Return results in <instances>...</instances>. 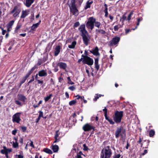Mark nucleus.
Here are the masks:
<instances>
[{
    "mask_svg": "<svg viewBox=\"0 0 158 158\" xmlns=\"http://www.w3.org/2000/svg\"><path fill=\"white\" fill-rule=\"evenodd\" d=\"M96 31L98 34H105L106 33L105 31L102 29H97L96 30Z\"/></svg>",
    "mask_w": 158,
    "mask_h": 158,
    "instance_id": "7c9ffc66",
    "label": "nucleus"
},
{
    "mask_svg": "<svg viewBox=\"0 0 158 158\" xmlns=\"http://www.w3.org/2000/svg\"><path fill=\"white\" fill-rule=\"evenodd\" d=\"M120 38L119 37H115L110 42V45L111 46L115 45L118 44Z\"/></svg>",
    "mask_w": 158,
    "mask_h": 158,
    "instance_id": "f8f14e48",
    "label": "nucleus"
},
{
    "mask_svg": "<svg viewBox=\"0 0 158 158\" xmlns=\"http://www.w3.org/2000/svg\"><path fill=\"white\" fill-rule=\"evenodd\" d=\"M17 132V130H15L12 131V134L14 135H15Z\"/></svg>",
    "mask_w": 158,
    "mask_h": 158,
    "instance_id": "338daca9",
    "label": "nucleus"
},
{
    "mask_svg": "<svg viewBox=\"0 0 158 158\" xmlns=\"http://www.w3.org/2000/svg\"><path fill=\"white\" fill-rule=\"evenodd\" d=\"M27 15V10L23 11L22 12V14L21 16V18H25Z\"/></svg>",
    "mask_w": 158,
    "mask_h": 158,
    "instance_id": "cd10ccee",
    "label": "nucleus"
},
{
    "mask_svg": "<svg viewBox=\"0 0 158 158\" xmlns=\"http://www.w3.org/2000/svg\"><path fill=\"white\" fill-rule=\"evenodd\" d=\"M51 148L53 150L54 152H57L59 149V146L56 145L52 144L51 146Z\"/></svg>",
    "mask_w": 158,
    "mask_h": 158,
    "instance_id": "6ab92c4d",
    "label": "nucleus"
},
{
    "mask_svg": "<svg viewBox=\"0 0 158 158\" xmlns=\"http://www.w3.org/2000/svg\"><path fill=\"white\" fill-rule=\"evenodd\" d=\"M78 30L81 33V35L88 33L87 31L85 29V25L84 24L81 25L79 28Z\"/></svg>",
    "mask_w": 158,
    "mask_h": 158,
    "instance_id": "4468645a",
    "label": "nucleus"
},
{
    "mask_svg": "<svg viewBox=\"0 0 158 158\" xmlns=\"http://www.w3.org/2000/svg\"><path fill=\"white\" fill-rule=\"evenodd\" d=\"M52 94H50L49 96H48L47 97H44V100L45 102H47L52 97Z\"/></svg>",
    "mask_w": 158,
    "mask_h": 158,
    "instance_id": "473e14b6",
    "label": "nucleus"
},
{
    "mask_svg": "<svg viewBox=\"0 0 158 158\" xmlns=\"http://www.w3.org/2000/svg\"><path fill=\"white\" fill-rule=\"evenodd\" d=\"M104 116L105 118V119L107 120L108 121L110 118L108 117V116H107V114H106V113L105 114H104Z\"/></svg>",
    "mask_w": 158,
    "mask_h": 158,
    "instance_id": "0e129e2a",
    "label": "nucleus"
},
{
    "mask_svg": "<svg viewBox=\"0 0 158 158\" xmlns=\"http://www.w3.org/2000/svg\"><path fill=\"white\" fill-rule=\"evenodd\" d=\"M93 118H95V120L96 121H98V117L97 116H93L91 118V120H94V119H93Z\"/></svg>",
    "mask_w": 158,
    "mask_h": 158,
    "instance_id": "49530a36",
    "label": "nucleus"
},
{
    "mask_svg": "<svg viewBox=\"0 0 158 158\" xmlns=\"http://www.w3.org/2000/svg\"><path fill=\"white\" fill-rule=\"evenodd\" d=\"M77 42L75 41H73L71 44L70 45H69L68 47L69 48L73 49L75 48V45H76Z\"/></svg>",
    "mask_w": 158,
    "mask_h": 158,
    "instance_id": "a878e982",
    "label": "nucleus"
},
{
    "mask_svg": "<svg viewBox=\"0 0 158 158\" xmlns=\"http://www.w3.org/2000/svg\"><path fill=\"white\" fill-rule=\"evenodd\" d=\"M69 89L73 91L75 89V88L73 86H72L69 87Z\"/></svg>",
    "mask_w": 158,
    "mask_h": 158,
    "instance_id": "de8ad7c7",
    "label": "nucleus"
},
{
    "mask_svg": "<svg viewBox=\"0 0 158 158\" xmlns=\"http://www.w3.org/2000/svg\"><path fill=\"white\" fill-rule=\"evenodd\" d=\"M94 24L95 27H100L101 25V23L98 22L96 21V19L93 17L89 18L86 23V27L88 29H90L92 30L94 27Z\"/></svg>",
    "mask_w": 158,
    "mask_h": 158,
    "instance_id": "f257e3e1",
    "label": "nucleus"
},
{
    "mask_svg": "<svg viewBox=\"0 0 158 158\" xmlns=\"http://www.w3.org/2000/svg\"><path fill=\"white\" fill-rule=\"evenodd\" d=\"M60 46L59 45H57L56 47L54 52L55 56H56L58 55L60 52Z\"/></svg>",
    "mask_w": 158,
    "mask_h": 158,
    "instance_id": "f3484780",
    "label": "nucleus"
},
{
    "mask_svg": "<svg viewBox=\"0 0 158 158\" xmlns=\"http://www.w3.org/2000/svg\"><path fill=\"white\" fill-rule=\"evenodd\" d=\"M122 27V26L120 24H118L117 25L115 26L114 27V31H117L119 28Z\"/></svg>",
    "mask_w": 158,
    "mask_h": 158,
    "instance_id": "2f4dec72",
    "label": "nucleus"
},
{
    "mask_svg": "<svg viewBox=\"0 0 158 158\" xmlns=\"http://www.w3.org/2000/svg\"><path fill=\"white\" fill-rule=\"evenodd\" d=\"M84 59V57H81V58L79 59V60H78V62L79 63H80L81 61H82V62H83V60Z\"/></svg>",
    "mask_w": 158,
    "mask_h": 158,
    "instance_id": "bf43d9fd",
    "label": "nucleus"
},
{
    "mask_svg": "<svg viewBox=\"0 0 158 158\" xmlns=\"http://www.w3.org/2000/svg\"><path fill=\"white\" fill-rule=\"evenodd\" d=\"M102 96L101 94H96L94 96V98L93 100L94 101H96L99 97H101V96Z\"/></svg>",
    "mask_w": 158,
    "mask_h": 158,
    "instance_id": "f704fd0d",
    "label": "nucleus"
},
{
    "mask_svg": "<svg viewBox=\"0 0 158 158\" xmlns=\"http://www.w3.org/2000/svg\"><path fill=\"white\" fill-rule=\"evenodd\" d=\"M38 74L40 77H46L47 75V70L46 69H42L39 71Z\"/></svg>",
    "mask_w": 158,
    "mask_h": 158,
    "instance_id": "2eb2a0df",
    "label": "nucleus"
},
{
    "mask_svg": "<svg viewBox=\"0 0 158 158\" xmlns=\"http://www.w3.org/2000/svg\"><path fill=\"white\" fill-rule=\"evenodd\" d=\"M83 155V153L81 152L80 151L77 154V156H76V158H81V155Z\"/></svg>",
    "mask_w": 158,
    "mask_h": 158,
    "instance_id": "c9c22d12",
    "label": "nucleus"
},
{
    "mask_svg": "<svg viewBox=\"0 0 158 158\" xmlns=\"http://www.w3.org/2000/svg\"><path fill=\"white\" fill-rule=\"evenodd\" d=\"M46 61V60L44 58L39 59L37 64L38 65H40L42 63L45 62Z\"/></svg>",
    "mask_w": 158,
    "mask_h": 158,
    "instance_id": "393cba45",
    "label": "nucleus"
},
{
    "mask_svg": "<svg viewBox=\"0 0 158 158\" xmlns=\"http://www.w3.org/2000/svg\"><path fill=\"white\" fill-rule=\"evenodd\" d=\"M83 42L84 44L87 46L89 43L90 40V37L88 33L82 35Z\"/></svg>",
    "mask_w": 158,
    "mask_h": 158,
    "instance_id": "9d476101",
    "label": "nucleus"
},
{
    "mask_svg": "<svg viewBox=\"0 0 158 158\" xmlns=\"http://www.w3.org/2000/svg\"><path fill=\"white\" fill-rule=\"evenodd\" d=\"M148 152V151L147 150H144V152L143 153H142V155H145V154H146V153H147Z\"/></svg>",
    "mask_w": 158,
    "mask_h": 158,
    "instance_id": "69168bd1",
    "label": "nucleus"
},
{
    "mask_svg": "<svg viewBox=\"0 0 158 158\" xmlns=\"http://www.w3.org/2000/svg\"><path fill=\"white\" fill-rule=\"evenodd\" d=\"M103 111H104V114H107V109L106 108V107H105L103 109Z\"/></svg>",
    "mask_w": 158,
    "mask_h": 158,
    "instance_id": "6e6d98bb",
    "label": "nucleus"
},
{
    "mask_svg": "<svg viewBox=\"0 0 158 158\" xmlns=\"http://www.w3.org/2000/svg\"><path fill=\"white\" fill-rule=\"evenodd\" d=\"M37 68L35 66H34L30 70H29L28 72L26 74L28 77L33 72V71Z\"/></svg>",
    "mask_w": 158,
    "mask_h": 158,
    "instance_id": "b1692460",
    "label": "nucleus"
},
{
    "mask_svg": "<svg viewBox=\"0 0 158 158\" xmlns=\"http://www.w3.org/2000/svg\"><path fill=\"white\" fill-rule=\"evenodd\" d=\"M13 146L14 148H17L18 147V143L17 142H13Z\"/></svg>",
    "mask_w": 158,
    "mask_h": 158,
    "instance_id": "a19ab883",
    "label": "nucleus"
},
{
    "mask_svg": "<svg viewBox=\"0 0 158 158\" xmlns=\"http://www.w3.org/2000/svg\"><path fill=\"white\" fill-rule=\"evenodd\" d=\"M21 25L19 24H17L16 26V27L15 28V33H17L18 32V30L20 29L21 27Z\"/></svg>",
    "mask_w": 158,
    "mask_h": 158,
    "instance_id": "ea45409f",
    "label": "nucleus"
},
{
    "mask_svg": "<svg viewBox=\"0 0 158 158\" xmlns=\"http://www.w3.org/2000/svg\"><path fill=\"white\" fill-rule=\"evenodd\" d=\"M79 25H80V23H79V22H76V23H74V27H77L78 26H79Z\"/></svg>",
    "mask_w": 158,
    "mask_h": 158,
    "instance_id": "603ef678",
    "label": "nucleus"
},
{
    "mask_svg": "<svg viewBox=\"0 0 158 158\" xmlns=\"http://www.w3.org/2000/svg\"><path fill=\"white\" fill-rule=\"evenodd\" d=\"M3 149H2L0 151V152L1 153L3 154H5L6 153V146H4L3 147Z\"/></svg>",
    "mask_w": 158,
    "mask_h": 158,
    "instance_id": "72a5a7b5",
    "label": "nucleus"
},
{
    "mask_svg": "<svg viewBox=\"0 0 158 158\" xmlns=\"http://www.w3.org/2000/svg\"><path fill=\"white\" fill-rule=\"evenodd\" d=\"M70 12L73 15L75 16H77L79 14V12L77 9L74 1H72L70 5L69 6Z\"/></svg>",
    "mask_w": 158,
    "mask_h": 158,
    "instance_id": "39448f33",
    "label": "nucleus"
},
{
    "mask_svg": "<svg viewBox=\"0 0 158 158\" xmlns=\"http://www.w3.org/2000/svg\"><path fill=\"white\" fill-rule=\"evenodd\" d=\"M35 0H26L25 2H24V5L27 7H30L34 2Z\"/></svg>",
    "mask_w": 158,
    "mask_h": 158,
    "instance_id": "dca6fc26",
    "label": "nucleus"
},
{
    "mask_svg": "<svg viewBox=\"0 0 158 158\" xmlns=\"http://www.w3.org/2000/svg\"><path fill=\"white\" fill-rule=\"evenodd\" d=\"M29 146L32 148H34V146L33 143V142L32 141H31V142L29 143Z\"/></svg>",
    "mask_w": 158,
    "mask_h": 158,
    "instance_id": "864d4df0",
    "label": "nucleus"
},
{
    "mask_svg": "<svg viewBox=\"0 0 158 158\" xmlns=\"http://www.w3.org/2000/svg\"><path fill=\"white\" fill-rule=\"evenodd\" d=\"M44 151L45 152L49 154H52V150L51 149L47 148L44 149Z\"/></svg>",
    "mask_w": 158,
    "mask_h": 158,
    "instance_id": "c756f323",
    "label": "nucleus"
},
{
    "mask_svg": "<svg viewBox=\"0 0 158 158\" xmlns=\"http://www.w3.org/2000/svg\"><path fill=\"white\" fill-rule=\"evenodd\" d=\"M37 81L38 82V84H42L43 83V81H40L39 80H37Z\"/></svg>",
    "mask_w": 158,
    "mask_h": 158,
    "instance_id": "680f3d73",
    "label": "nucleus"
},
{
    "mask_svg": "<svg viewBox=\"0 0 158 158\" xmlns=\"http://www.w3.org/2000/svg\"><path fill=\"white\" fill-rule=\"evenodd\" d=\"M82 57H84V59L83 60V63L89 65H91L93 64L94 61L92 59L87 56H86L82 55H81Z\"/></svg>",
    "mask_w": 158,
    "mask_h": 158,
    "instance_id": "0eeeda50",
    "label": "nucleus"
},
{
    "mask_svg": "<svg viewBox=\"0 0 158 158\" xmlns=\"http://www.w3.org/2000/svg\"><path fill=\"white\" fill-rule=\"evenodd\" d=\"M115 135L116 138H118L119 136H121V138H123L126 135L125 130L122 129L121 127H117L115 132Z\"/></svg>",
    "mask_w": 158,
    "mask_h": 158,
    "instance_id": "423d86ee",
    "label": "nucleus"
},
{
    "mask_svg": "<svg viewBox=\"0 0 158 158\" xmlns=\"http://www.w3.org/2000/svg\"><path fill=\"white\" fill-rule=\"evenodd\" d=\"M98 58H96L95 59V64H98Z\"/></svg>",
    "mask_w": 158,
    "mask_h": 158,
    "instance_id": "e2e57ef3",
    "label": "nucleus"
},
{
    "mask_svg": "<svg viewBox=\"0 0 158 158\" xmlns=\"http://www.w3.org/2000/svg\"><path fill=\"white\" fill-rule=\"evenodd\" d=\"M28 77L26 75L23 77L21 79L20 83H19V87H20L25 82V81L26 79Z\"/></svg>",
    "mask_w": 158,
    "mask_h": 158,
    "instance_id": "412c9836",
    "label": "nucleus"
},
{
    "mask_svg": "<svg viewBox=\"0 0 158 158\" xmlns=\"http://www.w3.org/2000/svg\"><path fill=\"white\" fill-rule=\"evenodd\" d=\"M39 116L40 117V118L43 117V112L41 111H40L39 112Z\"/></svg>",
    "mask_w": 158,
    "mask_h": 158,
    "instance_id": "09e8293b",
    "label": "nucleus"
},
{
    "mask_svg": "<svg viewBox=\"0 0 158 158\" xmlns=\"http://www.w3.org/2000/svg\"><path fill=\"white\" fill-rule=\"evenodd\" d=\"M67 79L68 80V83L70 85H73L74 84V83L71 80L70 78L69 77H67Z\"/></svg>",
    "mask_w": 158,
    "mask_h": 158,
    "instance_id": "58836bf2",
    "label": "nucleus"
},
{
    "mask_svg": "<svg viewBox=\"0 0 158 158\" xmlns=\"http://www.w3.org/2000/svg\"><path fill=\"white\" fill-rule=\"evenodd\" d=\"M121 155L119 154H117L114 156L113 158H120Z\"/></svg>",
    "mask_w": 158,
    "mask_h": 158,
    "instance_id": "13d9d810",
    "label": "nucleus"
},
{
    "mask_svg": "<svg viewBox=\"0 0 158 158\" xmlns=\"http://www.w3.org/2000/svg\"><path fill=\"white\" fill-rule=\"evenodd\" d=\"M27 100V98L25 96L22 94H18L17 96V99H15V103L20 106H22L23 104L19 101L22 102H25Z\"/></svg>",
    "mask_w": 158,
    "mask_h": 158,
    "instance_id": "20e7f679",
    "label": "nucleus"
},
{
    "mask_svg": "<svg viewBox=\"0 0 158 158\" xmlns=\"http://www.w3.org/2000/svg\"><path fill=\"white\" fill-rule=\"evenodd\" d=\"M133 11H131L128 15L127 18V20L128 21H130L131 19V17L132 15H133Z\"/></svg>",
    "mask_w": 158,
    "mask_h": 158,
    "instance_id": "e433bc0d",
    "label": "nucleus"
},
{
    "mask_svg": "<svg viewBox=\"0 0 158 158\" xmlns=\"http://www.w3.org/2000/svg\"><path fill=\"white\" fill-rule=\"evenodd\" d=\"M98 48L97 47H96L95 48L92 50V51H90L95 56H98L99 55L98 52Z\"/></svg>",
    "mask_w": 158,
    "mask_h": 158,
    "instance_id": "aec40b11",
    "label": "nucleus"
},
{
    "mask_svg": "<svg viewBox=\"0 0 158 158\" xmlns=\"http://www.w3.org/2000/svg\"><path fill=\"white\" fill-rule=\"evenodd\" d=\"M82 128L85 131H88L91 130L94 131L95 127L92 124L87 123L83 126Z\"/></svg>",
    "mask_w": 158,
    "mask_h": 158,
    "instance_id": "1a4fd4ad",
    "label": "nucleus"
},
{
    "mask_svg": "<svg viewBox=\"0 0 158 158\" xmlns=\"http://www.w3.org/2000/svg\"><path fill=\"white\" fill-rule=\"evenodd\" d=\"M123 116V111H116L113 115V118L114 122L117 123H120Z\"/></svg>",
    "mask_w": 158,
    "mask_h": 158,
    "instance_id": "7ed1b4c3",
    "label": "nucleus"
},
{
    "mask_svg": "<svg viewBox=\"0 0 158 158\" xmlns=\"http://www.w3.org/2000/svg\"><path fill=\"white\" fill-rule=\"evenodd\" d=\"M6 152L7 153H10V152H11L12 151V150L11 149H7L6 148Z\"/></svg>",
    "mask_w": 158,
    "mask_h": 158,
    "instance_id": "052dcab7",
    "label": "nucleus"
},
{
    "mask_svg": "<svg viewBox=\"0 0 158 158\" xmlns=\"http://www.w3.org/2000/svg\"><path fill=\"white\" fill-rule=\"evenodd\" d=\"M108 121L111 124L113 125L114 124V122L112 119L111 118H110Z\"/></svg>",
    "mask_w": 158,
    "mask_h": 158,
    "instance_id": "a18cd8bd",
    "label": "nucleus"
},
{
    "mask_svg": "<svg viewBox=\"0 0 158 158\" xmlns=\"http://www.w3.org/2000/svg\"><path fill=\"white\" fill-rule=\"evenodd\" d=\"M19 142L21 143H23V139L22 138H20L19 139Z\"/></svg>",
    "mask_w": 158,
    "mask_h": 158,
    "instance_id": "774afa93",
    "label": "nucleus"
},
{
    "mask_svg": "<svg viewBox=\"0 0 158 158\" xmlns=\"http://www.w3.org/2000/svg\"><path fill=\"white\" fill-rule=\"evenodd\" d=\"M41 22V20H40L39 22L35 24H34L31 27V30L32 31H34L35 29L37 28V27L39 25L40 23Z\"/></svg>",
    "mask_w": 158,
    "mask_h": 158,
    "instance_id": "4be33fe9",
    "label": "nucleus"
},
{
    "mask_svg": "<svg viewBox=\"0 0 158 158\" xmlns=\"http://www.w3.org/2000/svg\"><path fill=\"white\" fill-rule=\"evenodd\" d=\"M95 68L97 69V70H98L99 68V65L98 64H95Z\"/></svg>",
    "mask_w": 158,
    "mask_h": 158,
    "instance_id": "5fc2aeb1",
    "label": "nucleus"
},
{
    "mask_svg": "<svg viewBox=\"0 0 158 158\" xmlns=\"http://www.w3.org/2000/svg\"><path fill=\"white\" fill-rule=\"evenodd\" d=\"M57 66H59L60 69L65 70L67 67V64L65 63L60 62L57 64Z\"/></svg>",
    "mask_w": 158,
    "mask_h": 158,
    "instance_id": "a211bd4d",
    "label": "nucleus"
},
{
    "mask_svg": "<svg viewBox=\"0 0 158 158\" xmlns=\"http://www.w3.org/2000/svg\"><path fill=\"white\" fill-rule=\"evenodd\" d=\"M75 97L77 98V99H80L81 100H82L83 99H84V96H81L79 95H77L75 96Z\"/></svg>",
    "mask_w": 158,
    "mask_h": 158,
    "instance_id": "37998d69",
    "label": "nucleus"
},
{
    "mask_svg": "<svg viewBox=\"0 0 158 158\" xmlns=\"http://www.w3.org/2000/svg\"><path fill=\"white\" fill-rule=\"evenodd\" d=\"M83 150L85 151H87L89 149L88 147L85 144H84L83 145Z\"/></svg>",
    "mask_w": 158,
    "mask_h": 158,
    "instance_id": "c03bdc74",
    "label": "nucleus"
},
{
    "mask_svg": "<svg viewBox=\"0 0 158 158\" xmlns=\"http://www.w3.org/2000/svg\"><path fill=\"white\" fill-rule=\"evenodd\" d=\"M15 21L13 20L10 21L7 25V27L9 28H11L12 26L14 24Z\"/></svg>",
    "mask_w": 158,
    "mask_h": 158,
    "instance_id": "bb28decb",
    "label": "nucleus"
},
{
    "mask_svg": "<svg viewBox=\"0 0 158 158\" xmlns=\"http://www.w3.org/2000/svg\"><path fill=\"white\" fill-rule=\"evenodd\" d=\"M143 18L142 17L138 18H137V21L138 22H140L141 21H142Z\"/></svg>",
    "mask_w": 158,
    "mask_h": 158,
    "instance_id": "4d7b16f0",
    "label": "nucleus"
},
{
    "mask_svg": "<svg viewBox=\"0 0 158 158\" xmlns=\"http://www.w3.org/2000/svg\"><path fill=\"white\" fill-rule=\"evenodd\" d=\"M93 3V1L89 2L88 1L86 3V5L84 7V9L86 10L88 8H90V5Z\"/></svg>",
    "mask_w": 158,
    "mask_h": 158,
    "instance_id": "5701e85b",
    "label": "nucleus"
},
{
    "mask_svg": "<svg viewBox=\"0 0 158 158\" xmlns=\"http://www.w3.org/2000/svg\"><path fill=\"white\" fill-rule=\"evenodd\" d=\"M155 134V131L153 130H151L149 132L150 136L151 137L153 136Z\"/></svg>",
    "mask_w": 158,
    "mask_h": 158,
    "instance_id": "79ce46f5",
    "label": "nucleus"
},
{
    "mask_svg": "<svg viewBox=\"0 0 158 158\" xmlns=\"http://www.w3.org/2000/svg\"><path fill=\"white\" fill-rule=\"evenodd\" d=\"M77 102L76 101V100H73L70 101L69 102V104L70 106H72L73 105H74Z\"/></svg>",
    "mask_w": 158,
    "mask_h": 158,
    "instance_id": "4c0bfd02",
    "label": "nucleus"
},
{
    "mask_svg": "<svg viewBox=\"0 0 158 158\" xmlns=\"http://www.w3.org/2000/svg\"><path fill=\"white\" fill-rule=\"evenodd\" d=\"M16 158H23V155H21V154L19 155H16Z\"/></svg>",
    "mask_w": 158,
    "mask_h": 158,
    "instance_id": "3c124183",
    "label": "nucleus"
},
{
    "mask_svg": "<svg viewBox=\"0 0 158 158\" xmlns=\"http://www.w3.org/2000/svg\"><path fill=\"white\" fill-rule=\"evenodd\" d=\"M60 134V132H59V130H57L56 131L54 137L55 141L53 142V144L58 142L60 140V139L61 137L59 136Z\"/></svg>",
    "mask_w": 158,
    "mask_h": 158,
    "instance_id": "ddd939ff",
    "label": "nucleus"
},
{
    "mask_svg": "<svg viewBox=\"0 0 158 158\" xmlns=\"http://www.w3.org/2000/svg\"><path fill=\"white\" fill-rule=\"evenodd\" d=\"M20 12V10L18 9L17 6H15L12 10L10 12V14H13L14 17H16L19 14Z\"/></svg>",
    "mask_w": 158,
    "mask_h": 158,
    "instance_id": "9b49d317",
    "label": "nucleus"
},
{
    "mask_svg": "<svg viewBox=\"0 0 158 158\" xmlns=\"http://www.w3.org/2000/svg\"><path fill=\"white\" fill-rule=\"evenodd\" d=\"M104 7H105V10H104V12L105 13V16L106 17H107V15H108V8H107V5L106 4H105L104 5Z\"/></svg>",
    "mask_w": 158,
    "mask_h": 158,
    "instance_id": "c85d7f7f",
    "label": "nucleus"
},
{
    "mask_svg": "<svg viewBox=\"0 0 158 158\" xmlns=\"http://www.w3.org/2000/svg\"><path fill=\"white\" fill-rule=\"evenodd\" d=\"M21 113L20 112L14 114L12 117V121L13 123H19L21 121L20 118Z\"/></svg>",
    "mask_w": 158,
    "mask_h": 158,
    "instance_id": "6e6552de",
    "label": "nucleus"
},
{
    "mask_svg": "<svg viewBox=\"0 0 158 158\" xmlns=\"http://www.w3.org/2000/svg\"><path fill=\"white\" fill-rule=\"evenodd\" d=\"M21 128L23 132H25L27 130V127H22Z\"/></svg>",
    "mask_w": 158,
    "mask_h": 158,
    "instance_id": "8fccbe9b",
    "label": "nucleus"
},
{
    "mask_svg": "<svg viewBox=\"0 0 158 158\" xmlns=\"http://www.w3.org/2000/svg\"><path fill=\"white\" fill-rule=\"evenodd\" d=\"M112 154V152L109 146L105 147L102 150L101 153V158H110Z\"/></svg>",
    "mask_w": 158,
    "mask_h": 158,
    "instance_id": "f03ea898",
    "label": "nucleus"
}]
</instances>
